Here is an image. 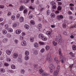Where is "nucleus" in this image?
Returning <instances> with one entry per match:
<instances>
[{"label": "nucleus", "instance_id": "49530a36", "mask_svg": "<svg viewBox=\"0 0 76 76\" xmlns=\"http://www.w3.org/2000/svg\"><path fill=\"white\" fill-rule=\"evenodd\" d=\"M44 50H45V49L44 48H42L40 52L41 53H44Z\"/></svg>", "mask_w": 76, "mask_h": 76}, {"label": "nucleus", "instance_id": "423d86ee", "mask_svg": "<svg viewBox=\"0 0 76 76\" xmlns=\"http://www.w3.org/2000/svg\"><path fill=\"white\" fill-rule=\"evenodd\" d=\"M63 16L62 15H58L57 16V19L59 20L61 19H63Z\"/></svg>", "mask_w": 76, "mask_h": 76}, {"label": "nucleus", "instance_id": "c756f323", "mask_svg": "<svg viewBox=\"0 0 76 76\" xmlns=\"http://www.w3.org/2000/svg\"><path fill=\"white\" fill-rule=\"evenodd\" d=\"M11 67L12 69H15L16 68V66L14 65H11Z\"/></svg>", "mask_w": 76, "mask_h": 76}, {"label": "nucleus", "instance_id": "de8ad7c7", "mask_svg": "<svg viewBox=\"0 0 76 76\" xmlns=\"http://www.w3.org/2000/svg\"><path fill=\"white\" fill-rule=\"evenodd\" d=\"M29 0H25L24 1L25 3H29Z\"/></svg>", "mask_w": 76, "mask_h": 76}, {"label": "nucleus", "instance_id": "7c9ffc66", "mask_svg": "<svg viewBox=\"0 0 76 76\" xmlns=\"http://www.w3.org/2000/svg\"><path fill=\"white\" fill-rule=\"evenodd\" d=\"M45 48L46 50H48L50 49V47L49 46H46Z\"/></svg>", "mask_w": 76, "mask_h": 76}, {"label": "nucleus", "instance_id": "a211bd4d", "mask_svg": "<svg viewBox=\"0 0 76 76\" xmlns=\"http://www.w3.org/2000/svg\"><path fill=\"white\" fill-rule=\"evenodd\" d=\"M29 52L28 51H26L25 52V55L26 56H29Z\"/></svg>", "mask_w": 76, "mask_h": 76}, {"label": "nucleus", "instance_id": "f704fd0d", "mask_svg": "<svg viewBox=\"0 0 76 76\" xmlns=\"http://www.w3.org/2000/svg\"><path fill=\"white\" fill-rule=\"evenodd\" d=\"M70 54L71 55V57H75V55H74V54L73 53H72V52H71L70 53Z\"/></svg>", "mask_w": 76, "mask_h": 76}, {"label": "nucleus", "instance_id": "0eeeda50", "mask_svg": "<svg viewBox=\"0 0 76 76\" xmlns=\"http://www.w3.org/2000/svg\"><path fill=\"white\" fill-rule=\"evenodd\" d=\"M18 53H14L12 55V57L13 58H16L18 57Z\"/></svg>", "mask_w": 76, "mask_h": 76}, {"label": "nucleus", "instance_id": "603ef678", "mask_svg": "<svg viewBox=\"0 0 76 76\" xmlns=\"http://www.w3.org/2000/svg\"><path fill=\"white\" fill-rule=\"evenodd\" d=\"M69 19L71 20H73V17L72 16H70L69 17Z\"/></svg>", "mask_w": 76, "mask_h": 76}, {"label": "nucleus", "instance_id": "412c9836", "mask_svg": "<svg viewBox=\"0 0 76 76\" xmlns=\"http://www.w3.org/2000/svg\"><path fill=\"white\" fill-rule=\"evenodd\" d=\"M30 23L31 25H35V21H34L33 20H31L30 21Z\"/></svg>", "mask_w": 76, "mask_h": 76}, {"label": "nucleus", "instance_id": "5fc2aeb1", "mask_svg": "<svg viewBox=\"0 0 76 76\" xmlns=\"http://www.w3.org/2000/svg\"><path fill=\"white\" fill-rule=\"evenodd\" d=\"M76 28V24H75L74 26H71V28Z\"/></svg>", "mask_w": 76, "mask_h": 76}, {"label": "nucleus", "instance_id": "c03bdc74", "mask_svg": "<svg viewBox=\"0 0 76 76\" xmlns=\"http://www.w3.org/2000/svg\"><path fill=\"white\" fill-rule=\"evenodd\" d=\"M53 9H56L57 8V7L55 5L54 6H53L52 7Z\"/></svg>", "mask_w": 76, "mask_h": 76}, {"label": "nucleus", "instance_id": "58836bf2", "mask_svg": "<svg viewBox=\"0 0 76 76\" xmlns=\"http://www.w3.org/2000/svg\"><path fill=\"white\" fill-rule=\"evenodd\" d=\"M34 18V16L32 15H30L29 16V19H32Z\"/></svg>", "mask_w": 76, "mask_h": 76}, {"label": "nucleus", "instance_id": "09e8293b", "mask_svg": "<svg viewBox=\"0 0 76 76\" xmlns=\"http://www.w3.org/2000/svg\"><path fill=\"white\" fill-rule=\"evenodd\" d=\"M38 26L39 29H41V28H42V25L41 24H39Z\"/></svg>", "mask_w": 76, "mask_h": 76}, {"label": "nucleus", "instance_id": "20e7f679", "mask_svg": "<svg viewBox=\"0 0 76 76\" xmlns=\"http://www.w3.org/2000/svg\"><path fill=\"white\" fill-rule=\"evenodd\" d=\"M53 58L54 59H55V61H56V62L57 63V64H58V63H59V61H58V59L57 57L56 56H53Z\"/></svg>", "mask_w": 76, "mask_h": 76}, {"label": "nucleus", "instance_id": "f3484780", "mask_svg": "<svg viewBox=\"0 0 76 76\" xmlns=\"http://www.w3.org/2000/svg\"><path fill=\"white\" fill-rule=\"evenodd\" d=\"M44 37V35L42 34H39V37L40 38H42Z\"/></svg>", "mask_w": 76, "mask_h": 76}, {"label": "nucleus", "instance_id": "c85d7f7f", "mask_svg": "<svg viewBox=\"0 0 76 76\" xmlns=\"http://www.w3.org/2000/svg\"><path fill=\"white\" fill-rule=\"evenodd\" d=\"M72 49L73 50H76V46L75 45H73L72 46Z\"/></svg>", "mask_w": 76, "mask_h": 76}, {"label": "nucleus", "instance_id": "4468645a", "mask_svg": "<svg viewBox=\"0 0 76 76\" xmlns=\"http://www.w3.org/2000/svg\"><path fill=\"white\" fill-rule=\"evenodd\" d=\"M7 41H8V39L5 38L3 39V42L4 43H6L7 42Z\"/></svg>", "mask_w": 76, "mask_h": 76}, {"label": "nucleus", "instance_id": "1a4fd4ad", "mask_svg": "<svg viewBox=\"0 0 76 76\" xmlns=\"http://www.w3.org/2000/svg\"><path fill=\"white\" fill-rule=\"evenodd\" d=\"M60 59L61 60V63H64V61H66V59L65 58L62 57Z\"/></svg>", "mask_w": 76, "mask_h": 76}, {"label": "nucleus", "instance_id": "393cba45", "mask_svg": "<svg viewBox=\"0 0 76 76\" xmlns=\"http://www.w3.org/2000/svg\"><path fill=\"white\" fill-rule=\"evenodd\" d=\"M3 34H7V31L6 30H3L2 31Z\"/></svg>", "mask_w": 76, "mask_h": 76}, {"label": "nucleus", "instance_id": "aec40b11", "mask_svg": "<svg viewBox=\"0 0 76 76\" xmlns=\"http://www.w3.org/2000/svg\"><path fill=\"white\" fill-rule=\"evenodd\" d=\"M24 27L25 28H26L27 29H28L29 28V26L27 24H26L24 25Z\"/></svg>", "mask_w": 76, "mask_h": 76}, {"label": "nucleus", "instance_id": "473e14b6", "mask_svg": "<svg viewBox=\"0 0 76 76\" xmlns=\"http://www.w3.org/2000/svg\"><path fill=\"white\" fill-rule=\"evenodd\" d=\"M11 19L12 20H15V16L14 15H12L11 16Z\"/></svg>", "mask_w": 76, "mask_h": 76}, {"label": "nucleus", "instance_id": "39448f33", "mask_svg": "<svg viewBox=\"0 0 76 76\" xmlns=\"http://www.w3.org/2000/svg\"><path fill=\"white\" fill-rule=\"evenodd\" d=\"M58 37V38L59 39V42L58 43L59 44H60L62 42V39H61V36L60 35H59Z\"/></svg>", "mask_w": 76, "mask_h": 76}, {"label": "nucleus", "instance_id": "c9c22d12", "mask_svg": "<svg viewBox=\"0 0 76 76\" xmlns=\"http://www.w3.org/2000/svg\"><path fill=\"white\" fill-rule=\"evenodd\" d=\"M8 31L10 32H13V29L11 28H9L8 29Z\"/></svg>", "mask_w": 76, "mask_h": 76}, {"label": "nucleus", "instance_id": "f03ea898", "mask_svg": "<svg viewBox=\"0 0 76 76\" xmlns=\"http://www.w3.org/2000/svg\"><path fill=\"white\" fill-rule=\"evenodd\" d=\"M44 72V71L42 70V69H40L39 70V72L40 74H41L42 76H47V75H48L47 73L45 72Z\"/></svg>", "mask_w": 76, "mask_h": 76}, {"label": "nucleus", "instance_id": "2eb2a0df", "mask_svg": "<svg viewBox=\"0 0 76 76\" xmlns=\"http://www.w3.org/2000/svg\"><path fill=\"white\" fill-rule=\"evenodd\" d=\"M50 4H51L53 6H56V3L55 2H51L50 3Z\"/></svg>", "mask_w": 76, "mask_h": 76}, {"label": "nucleus", "instance_id": "dca6fc26", "mask_svg": "<svg viewBox=\"0 0 76 76\" xmlns=\"http://www.w3.org/2000/svg\"><path fill=\"white\" fill-rule=\"evenodd\" d=\"M73 64H70L69 66V67L70 68V71H72V67H73Z\"/></svg>", "mask_w": 76, "mask_h": 76}, {"label": "nucleus", "instance_id": "72a5a7b5", "mask_svg": "<svg viewBox=\"0 0 76 76\" xmlns=\"http://www.w3.org/2000/svg\"><path fill=\"white\" fill-rule=\"evenodd\" d=\"M58 10H61V7L59 6L57 8Z\"/></svg>", "mask_w": 76, "mask_h": 76}, {"label": "nucleus", "instance_id": "6e6d98bb", "mask_svg": "<svg viewBox=\"0 0 76 76\" xmlns=\"http://www.w3.org/2000/svg\"><path fill=\"white\" fill-rule=\"evenodd\" d=\"M70 9L72 10V11H73L74 10V8L73 7H70Z\"/></svg>", "mask_w": 76, "mask_h": 76}, {"label": "nucleus", "instance_id": "2f4dec72", "mask_svg": "<svg viewBox=\"0 0 76 76\" xmlns=\"http://www.w3.org/2000/svg\"><path fill=\"white\" fill-rule=\"evenodd\" d=\"M50 16L51 17H52V18H54V17H55V15L54 13H52L50 14Z\"/></svg>", "mask_w": 76, "mask_h": 76}, {"label": "nucleus", "instance_id": "bb28decb", "mask_svg": "<svg viewBox=\"0 0 76 76\" xmlns=\"http://www.w3.org/2000/svg\"><path fill=\"white\" fill-rule=\"evenodd\" d=\"M0 72L1 73H4V72H5V70L4 69L2 68L0 70Z\"/></svg>", "mask_w": 76, "mask_h": 76}, {"label": "nucleus", "instance_id": "680f3d73", "mask_svg": "<svg viewBox=\"0 0 76 76\" xmlns=\"http://www.w3.org/2000/svg\"><path fill=\"white\" fill-rule=\"evenodd\" d=\"M15 43L16 44H18V40L17 39H15Z\"/></svg>", "mask_w": 76, "mask_h": 76}, {"label": "nucleus", "instance_id": "3c124183", "mask_svg": "<svg viewBox=\"0 0 76 76\" xmlns=\"http://www.w3.org/2000/svg\"><path fill=\"white\" fill-rule=\"evenodd\" d=\"M46 34L48 35H49L51 34V32L50 31H48V32H47Z\"/></svg>", "mask_w": 76, "mask_h": 76}, {"label": "nucleus", "instance_id": "4be33fe9", "mask_svg": "<svg viewBox=\"0 0 76 76\" xmlns=\"http://www.w3.org/2000/svg\"><path fill=\"white\" fill-rule=\"evenodd\" d=\"M20 11H22V10H24V8H23V6L22 5L20 6Z\"/></svg>", "mask_w": 76, "mask_h": 76}, {"label": "nucleus", "instance_id": "4c0bfd02", "mask_svg": "<svg viewBox=\"0 0 76 76\" xmlns=\"http://www.w3.org/2000/svg\"><path fill=\"white\" fill-rule=\"evenodd\" d=\"M62 26L63 28H66V26H66V24L64 23H63L62 25Z\"/></svg>", "mask_w": 76, "mask_h": 76}, {"label": "nucleus", "instance_id": "e2e57ef3", "mask_svg": "<svg viewBox=\"0 0 76 76\" xmlns=\"http://www.w3.org/2000/svg\"><path fill=\"white\" fill-rule=\"evenodd\" d=\"M20 40H21V41H22V40H23V37L20 36Z\"/></svg>", "mask_w": 76, "mask_h": 76}, {"label": "nucleus", "instance_id": "cd10ccee", "mask_svg": "<svg viewBox=\"0 0 76 76\" xmlns=\"http://www.w3.org/2000/svg\"><path fill=\"white\" fill-rule=\"evenodd\" d=\"M42 40L45 41L47 40V39L46 37L43 36L42 37Z\"/></svg>", "mask_w": 76, "mask_h": 76}, {"label": "nucleus", "instance_id": "774afa93", "mask_svg": "<svg viewBox=\"0 0 76 76\" xmlns=\"http://www.w3.org/2000/svg\"><path fill=\"white\" fill-rule=\"evenodd\" d=\"M17 26V24H16L15 23L13 25V27H15Z\"/></svg>", "mask_w": 76, "mask_h": 76}, {"label": "nucleus", "instance_id": "864d4df0", "mask_svg": "<svg viewBox=\"0 0 76 76\" xmlns=\"http://www.w3.org/2000/svg\"><path fill=\"white\" fill-rule=\"evenodd\" d=\"M63 35H67V34L66 31H64L63 32Z\"/></svg>", "mask_w": 76, "mask_h": 76}, {"label": "nucleus", "instance_id": "9d476101", "mask_svg": "<svg viewBox=\"0 0 76 76\" xmlns=\"http://www.w3.org/2000/svg\"><path fill=\"white\" fill-rule=\"evenodd\" d=\"M6 53L8 55H10L11 54V51L10 50H7Z\"/></svg>", "mask_w": 76, "mask_h": 76}, {"label": "nucleus", "instance_id": "ddd939ff", "mask_svg": "<svg viewBox=\"0 0 76 76\" xmlns=\"http://www.w3.org/2000/svg\"><path fill=\"white\" fill-rule=\"evenodd\" d=\"M21 32V30H17L16 31V33L17 34H19Z\"/></svg>", "mask_w": 76, "mask_h": 76}, {"label": "nucleus", "instance_id": "13d9d810", "mask_svg": "<svg viewBox=\"0 0 76 76\" xmlns=\"http://www.w3.org/2000/svg\"><path fill=\"white\" fill-rule=\"evenodd\" d=\"M27 12H28V10H24L23 13H26Z\"/></svg>", "mask_w": 76, "mask_h": 76}, {"label": "nucleus", "instance_id": "338daca9", "mask_svg": "<svg viewBox=\"0 0 76 76\" xmlns=\"http://www.w3.org/2000/svg\"><path fill=\"white\" fill-rule=\"evenodd\" d=\"M2 66H3V63L2 62H0V67H1Z\"/></svg>", "mask_w": 76, "mask_h": 76}, {"label": "nucleus", "instance_id": "69168bd1", "mask_svg": "<svg viewBox=\"0 0 76 76\" xmlns=\"http://www.w3.org/2000/svg\"><path fill=\"white\" fill-rule=\"evenodd\" d=\"M4 64L5 66H9V64H8V63H5Z\"/></svg>", "mask_w": 76, "mask_h": 76}, {"label": "nucleus", "instance_id": "a19ab883", "mask_svg": "<svg viewBox=\"0 0 76 76\" xmlns=\"http://www.w3.org/2000/svg\"><path fill=\"white\" fill-rule=\"evenodd\" d=\"M7 37H8L9 38H10L11 37V35L10 34H7Z\"/></svg>", "mask_w": 76, "mask_h": 76}, {"label": "nucleus", "instance_id": "79ce46f5", "mask_svg": "<svg viewBox=\"0 0 76 76\" xmlns=\"http://www.w3.org/2000/svg\"><path fill=\"white\" fill-rule=\"evenodd\" d=\"M39 43L40 45H44V42H40Z\"/></svg>", "mask_w": 76, "mask_h": 76}, {"label": "nucleus", "instance_id": "9b49d317", "mask_svg": "<svg viewBox=\"0 0 76 76\" xmlns=\"http://www.w3.org/2000/svg\"><path fill=\"white\" fill-rule=\"evenodd\" d=\"M19 19H20V22L21 23H22V22H23V20H24V18H23V17H20Z\"/></svg>", "mask_w": 76, "mask_h": 76}, {"label": "nucleus", "instance_id": "7ed1b4c3", "mask_svg": "<svg viewBox=\"0 0 76 76\" xmlns=\"http://www.w3.org/2000/svg\"><path fill=\"white\" fill-rule=\"evenodd\" d=\"M46 60H47L48 62H51V61H53V59L51 58V56H50V55H47Z\"/></svg>", "mask_w": 76, "mask_h": 76}, {"label": "nucleus", "instance_id": "052dcab7", "mask_svg": "<svg viewBox=\"0 0 76 76\" xmlns=\"http://www.w3.org/2000/svg\"><path fill=\"white\" fill-rule=\"evenodd\" d=\"M42 61V60L40 58L38 59V62H41Z\"/></svg>", "mask_w": 76, "mask_h": 76}, {"label": "nucleus", "instance_id": "4d7b16f0", "mask_svg": "<svg viewBox=\"0 0 76 76\" xmlns=\"http://www.w3.org/2000/svg\"><path fill=\"white\" fill-rule=\"evenodd\" d=\"M7 61H11V59L9 58H7Z\"/></svg>", "mask_w": 76, "mask_h": 76}, {"label": "nucleus", "instance_id": "e433bc0d", "mask_svg": "<svg viewBox=\"0 0 76 76\" xmlns=\"http://www.w3.org/2000/svg\"><path fill=\"white\" fill-rule=\"evenodd\" d=\"M34 54L35 55H37L38 54V51L37 50H35L34 52Z\"/></svg>", "mask_w": 76, "mask_h": 76}, {"label": "nucleus", "instance_id": "5701e85b", "mask_svg": "<svg viewBox=\"0 0 76 76\" xmlns=\"http://www.w3.org/2000/svg\"><path fill=\"white\" fill-rule=\"evenodd\" d=\"M34 37H30V40L31 42H34Z\"/></svg>", "mask_w": 76, "mask_h": 76}, {"label": "nucleus", "instance_id": "f8f14e48", "mask_svg": "<svg viewBox=\"0 0 76 76\" xmlns=\"http://www.w3.org/2000/svg\"><path fill=\"white\" fill-rule=\"evenodd\" d=\"M21 44H22V45L23 46H24V45H26V42L23 41L22 42Z\"/></svg>", "mask_w": 76, "mask_h": 76}, {"label": "nucleus", "instance_id": "6ab92c4d", "mask_svg": "<svg viewBox=\"0 0 76 76\" xmlns=\"http://www.w3.org/2000/svg\"><path fill=\"white\" fill-rule=\"evenodd\" d=\"M34 46L36 48L38 47V43L37 42H35L34 43Z\"/></svg>", "mask_w": 76, "mask_h": 76}, {"label": "nucleus", "instance_id": "0e129e2a", "mask_svg": "<svg viewBox=\"0 0 76 76\" xmlns=\"http://www.w3.org/2000/svg\"><path fill=\"white\" fill-rule=\"evenodd\" d=\"M4 6L1 5H0V8H1V9H3L4 8Z\"/></svg>", "mask_w": 76, "mask_h": 76}, {"label": "nucleus", "instance_id": "b1692460", "mask_svg": "<svg viewBox=\"0 0 76 76\" xmlns=\"http://www.w3.org/2000/svg\"><path fill=\"white\" fill-rule=\"evenodd\" d=\"M53 43L54 46H56L57 45V43L55 42V41H53Z\"/></svg>", "mask_w": 76, "mask_h": 76}, {"label": "nucleus", "instance_id": "bf43d9fd", "mask_svg": "<svg viewBox=\"0 0 76 76\" xmlns=\"http://www.w3.org/2000/svg\"><path fill=\"white\" fill-rule=\"evenodd\" d=\"M50 10H48L47 12H46V14L47 15H49V14H50Z\"/></svg>", "mask_w": 76, "mask_h": 76}, {"label": "nucleus", "instance_id": "f257e3e1", "mask_svg": "<svg viewBox=\"0 0 76 76\" xmlns=\"http://www.w3.org/2000/svg\"><path fill=\"white\" fill-rule=\"evenodd\" d=\"M60 69V66L59 65H58L56 70L54 72V76H58V73Z\"/></svg>", "mask_w": 76, "mask_h": 76}, {"label": "nucleus", "instance_id": "a18cd8bd", "mask_svg": "<svg viewBox=\"0 0 76 76\" xmlns=\"http://www.w3.org/2000/svg\"><path fill=\"white\" fill-rule=\"evenodd\" d=\"M68 15H72V12H71V11H68Z\"/></svg>", "mask_w": 76, "mask_h": 76}, {"label": "nucleus", "instance_id": "a878e982", "mask_svg": "<svg viewBox=\"0 0 76 76\" xmlns=\"http://www.w3.org/2000/svg\"><path fill=\"white\" fill-rule=\"evenodd\" d=\"M29 59V56H26L25 57V59L26 60H28Z\"/></svg>", "mask_w": 76, "mask_h": 76}, {"label": "nucleus", "instance_id": "6e6552de", "mask_svg": "<svg viewBox=\"0 0 76 76\" xmlns=\"http://www.w3.org/2000/svg\"><path fill=\"white\" fill-rule=\"evenodd\" d=\"M49 67L50 69H54V65L53 64H50L49 65Z\"/></svg>", "mask_w": 76, "mask_h": 76}, {"label": "nucleus", "instance_id": "ea45409f", "mask_svg": "<svg viewBox=\"0 0 76 76\" xmlns=\"http://www.w3.org/2000/svg\"><path fill=\"white\" fill-rule=\"evenodd\" d=\"M8 23L10 25V24L12 23V20H10L8 21Z\"/></svg>", "mask_w": 76, "mask_h": 76}, {"label": "nucleus", "instance_id": "8fccbe9b", "mask_svg": "<svg viewBox=\"0 0 76 76\" xmlns=\"http://www.w3.org/2000/svg\"><path fill=\"white\" fill-rule=\"evenodd\" d=\"M20 72L21 73H24L25 71L24 70V69H21L20 71Z\"/></svg>", "mask_w": 76, "mask_h": 76}, {"label": "nucleus", "instance_id": "37998d69", "mask_svg": "<svg viewBox=\"0 0 76 76\" xmlns=\"http://www.w3.org/2000/svg\"><path fill=\"white\" fill-rule=\"evenodd\" d=\"M20 17V15L19 14H18L16 16V18L17 19H19Z\"/></svg>", "mask_w": 76, "mask_h": 76}]
</instances>
